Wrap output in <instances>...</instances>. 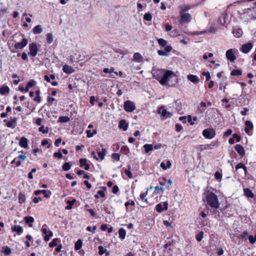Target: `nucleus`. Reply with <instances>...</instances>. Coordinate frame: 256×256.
<instances>
[{
	"instance_id": "5701e85b",
	"label": "nucleus",
	"mask_w": 256,
	"mask_h": 256,
	"mask_svg": "<svg viewBox=\"0 0 256 256\" xmlns=\"http://www.w3.org/2000/svg\"><path fill=\"white\" fill-rule=\"evenodd\" d=\"M62 70L64 72L68 74H72L74 72V70L71 66H69L66 64L63 66Z\"/></svg>"
},
{
	"instance_id": "aec40b11",
	"label": "nucleus",
	"mask_w": 256,
	"mask_h": 256,
	"mask_svg": "<svg viewBox=\"0 0 256 256\" xmlns=\"http://www.w3.org/2000/svg\"><path fill=\"white\" fill-rule=\"evenodd\" d=\"M246 128H244V130L248 134H249L250 131L253 128V124L250 121L246 120L245 122Z\"/></svg>"
},
{
	"instance_id": "4d7b16f0",
	"label": "nucleus",
	"mask_w": 256,
	"mask_h": 256,
	"mask_svg": "<svg viewBox=\"0 0 256 256\" xmlns=\"http://www.w3.org/2000/svg\"><path fill=\"white\" fill-rule=\"evenodd\" d=\"M216 28L214 24H212L209 28V32L212 33H215L216 32Z\"/></svg>"
},
{
	"instance_id": "6e6552de",
	"label": "nucleus",
	"mask_w": 256,
	"mask_h": 256,
	"mask_svg": "<svg viewBox=\"0 0 256 256\" xmlns=\"http://www.w3.org/2000/svg\"><path fill=\"white\" fill-rule=\"evenodd\" d=\"M165 72V70H154L152 73V75L154 77L159 81L160 82V80L162 79V78L164 77V74Z\"/></svg>"
},
{
	"instance_id": "5fc2aeb1",
	"label": "nucleus",
	"mask_w": 256,
	"mask_h": 256,
	"mask_svg": "<svg viewBox=\"0 0 256 256\" xmlns=\"http://www.w3.org/2000/svg\"><path fill=\"white\" fill-rule=\"evenodd\" d=\"M163 180L166 182V188L169 189L170 188V186L172 185V181L170 180H166L165 178H163Z\"/></svg>"
},
{
	"instance_id": "864d4df0",
	"label": "nucleus",
	"mask_w": 256,
	"mask_h": 256,
	"mask_svg": "<svg viewBox=\"0 0 256 256\" xmlns=\"http://www.w3.org/2000/svg\"><path fill=\"white\" fill-rule=\"evenodd\" d=\"M129 168H130V166H128ZM125 174L129 178H132V174L130 172V168L128 170H124Z\"/></svg>"
},
{
	"instance_id": "f3484780",
	"label": "nucleus",
	"mask_w": 256,
	"mask_h": 256,
	"mask_svg": "<svg viewBox=\"0 0 256 256\" xmlns=\"http://www.w3.org/2000/svg\"><path fill=\"white\" fill-rule=\"evenodd\" d=\"M252 48V43H248L244 44H243L242 46V48H240V50L242 51V52L244 54H246Z\"/></svg>"
},
{
	"instance_id": "412c9836",
	"label": "nucleus",
	"mask_w": 256,
	"mask_h": 256,
	"mask_svg": "<svg viewBox=\"0 0 256 256\" xmlns=\"http://www.w3.org/2000/svg\"><path fill=\"white\" fill-rule=\"evenodd\" d=\"M171 162L168 160L164 161L160 164L161 168L164 170L170 168L171 167Z\"/></svg>"
},
{
	"instance_id": "338daca9",
	"label": "nucleus",
	"mask_w": 256,
	"mask_h": 256,
	"mask_svg": "<svg viewBox=\"0 0 256 256\" xmlns=\"http://www.w3.org/2000/svg\"><path fill=\"white\" fill-rule=\"evenodd\" d=\"M175 126H176V131L178 132H180L182 128V126L180 124H176Z\"/></svg>"
},
{
	"instance_id": "72a5a7b5",
	"label": "nucleus",
	"mask_w": 256,
	"mask_h": 256,
	"mask_svg": "<svg viewBox=\"0 0 256 256\" xmlns=\"http://www.w3.org/2000/svg\"><path fill=\"white\" fill-rule=\"evenodd\" d=\"M106 150L105 148H102V151H98V157L101 160H103L106 154Z\"/></svg>"
},
{
	"instance_id": "393cba45",
	"label": "nucleus",
	"mask_w": 256,
	"mask_h": 256,
	"mask_svg": "<svg viewBox=\"0 0 256 256\" xmlns=\"http://www.w3.org/2000/svg\"><path fill=\"white\" fill-rule=\"evenodd\" d=\"M244 195L247 198H252L254 196L252 191L248 188L244 189Z\"/></svg>"
},
{
	"instance_id": "37998d69",
	"label": "nucleus",
	"mask_w": 256,
	"mask_h": 256,
	"mask_svg": "<svg viewBox=\"0 0 256 256\" xmlns=\"http://www.w3.org/2000/svg\"><path fill=\"white\" fill-rule=\"evenodd\" d=\"M2 252L6 255H8L11 253V250L8 246H4L2 248Z\"/></svg>"
},
{
	"instance_id": "39448f33",
	"label": "nucleus",
	"mask_w": 256,
	"mask_h": 256,
	"mask_svg": "<svg viewBox=\"0 0 256 256\" xmlns=\"http://www.w3.org/2000/svg\"><path fill=\"white\" fill-rule=\"evenodd\" d=\"M46 226L44 224L42 226V230L44 234V239L45 241L48 242L50 238L52 236V231L47 230Z\"/></svg>"
},
{
	"instance_id": "ddd939ff",
	"label": "nucleus",
	"mask_w": 256,
	"mask_h": 256,
	"mask_svg": "<svg viewBox=\"0 0 256 256\" xmlns=\"http://www.w3.org/2000/svg\"><path fill=\"white\" fill-rule=\"evenodd\" d=\"M240 168H242V170L240 172L244 175V177H246L247 173L246 167L242 163L240 162L236 166V170H238Z\"/></svg>"
},
{
	"instance_id": "2eb2a0df",
	"label": "nucleus",
	"mask_w": 256,
	"mask_h": 256,
	"mask_svg": "<svg viewBox=\"0 0 256 256\" xmlns=\"http://www.w3.org/2000/svg\"><path fill=\"white\" fill-rule=\"evenodd\" d=\"M168 208V203L167 202H164L163 204H158L156 206V208L158 212H161L164 210H167Z\"/></svg>"
},
{
	"instance_id": "774afa93",
	"label": "nucleus",
	"mask_w": 256,
	"mask_h": 256,
	"mask_svg": "<svg viewBox=\"0 0 256 256\" xmlns=\"http://www.w3.org/2000/svg\"><path fill=\"white\" fill-rule=\"evenodd\" d=\"M232 130L231 129H228L224 133V136H228L232 134Z\"/></svg>"
},
{
	"instance_id": "69168bd1",
	"label": "nucleus",
	"mask_w": 256,
	"mask_h": 256,
	"mask_svg": "<svg viewBox=\"0 0 256 256\" xmlns=\"http://www.w3.org/2000/svg\"><path fill=\"white\" fill-rule=\"evenodd\" d=\"M42 146H46V145H48V148H50V144H49L48 143V140H44L42 142Z\"/></svg>"
},
{
	"instance_id": "13d9d810",
	"label": "nucleus",
	"mask_w": 256,
	"mask_h": 256,
	"mask_svg": "<svg viewBox=\"0 0 256 256\" xmlns=\"http://www.w3.org/2000/svg\"><path fill=\"white\" fill-rule=\"evenodd\" d=\"M98 250L99 254L100 255L104 254L106 251V250L102 246H98Z\"/></svg>"
},
{
	"instance_id": "680f3d73",
	"label": "nucleus",
	"mask_w": 256,
	"mask_h": 256,
	"mask_svg": "<svg viewBox=\"0 0 256 256\" xmlns=\"http://www.w3.org/2000/svg\"><path fill=\"white\" fill-rule=\"evenodd\" d=\"M54 156L58 158H62V155L60 151L55 152L54 154Z\"/></svg>"
},
{
	"instance_id": "1a4fd4ad",
	"label": "nucleus",
	"mask_w": 256,
	"mask_h": 256,
	"mask_svg": "<svg viewBox=\"0 0 256 256\" xmlns=\"http://www.w3.org/2000/svg\"><path fill=\"white\" fill-rule=\"evenodd\" d=\"M158 113L160 114L164 118H170L172 116L170 112L166 111L164 106H161L158 108Z\"/></svg>"
},
{
	"instance_id": "7ed1b4c3",
	"label": "nucleus",
	"mask_w": 256,
	"mask_h": 256,
	"mask_svg": "<svg viewBox=\"0 0 256 256\" xmlns=\"http://www.w3.org/2000/svg\"><path fill=\"white\" fill-rule=\"evenodd\" d=\"M28 40L26 38H23L22 42L16 43L14 48L11 49V52H16V50H22L28 44Z\"/></svg>"
},
{
	"instance_id": "c9c22d12",
	"label": "nucleus",
	"mask_w": 256,
	"mask_h": 256,
	"mask_svg": "<svg viewBox=\"0 0 256 256\" xmlns=\"http://www.w3.org/2000/svg\"><path fill=\"white\" fill-rule=\"evenodd\" d=\"M157 41H158V44L160 46H162L166 47V46H167L166 44L168 43V42L166 41V40H164V39L162 38H157Z\"/></svg>"
},
{
	"instance_id": "49530a36",
	"label": "nucleus",
	"mask_w": 256,
	"mask_h": 256,
	"mask_svg": "<svg viewBox=\"0 0 256 256\" xmlns=\"http://www.w3.org/2000/svg\"><path fill=\"white\" fill-rule=\"evenodd\" d=\"M71 166L68 162H65L62 166V170L64 171H68L70 168Z\"/></svg>"
},
{
	"instance_id": "cd10ccee",
	"label": "nucleus",
	"mask_w": 256,
	"mask_h": 256,
	"mask_svg": "<svg viewBox=\"0 0 256 256\" xmlns=\"http://www.w3.org/2000/svg\"><path fill=\"white\" fill-rule=\"evenodd\" d=\"M12 232H16L18 234H20L23 232L22 228L20 226H15L12 227Z\"/></svg>"
},
{
	"instance_id": "f8f14e48",
	"label": "nucleus",
	"mask_w": 256,
	"mask_h": 256,
	"mask_svg": "<svg viewBox=\"0 0 256 256\" xmlns=\"http://www.w3.org/2000/svg\"><path fill=\"white\" fill-rule=\"evenodd\" d=\"M180 14V22H189L192 20V16L188 13H182Z\"/></svg>"
},
{
	"instance_id": "58836bf2",
	"label": "nucleus",
	"mask_w": 256,
	"mask_h": 256,
	"mask_svg": "<svg viewBox=\"0 0 256 256\" xmlns=\"http://www.w3.org/2000/svg\"><path fill=\"white\" fill-rule=\"evenodd\" d=\"M82 241L81 240H78L75 244L74 248L76 250H79L82 246Z\"/></svg>"
},
{
	"instance_id": "6e6d98bb",
	"label": "nucleus",
	"mask_w": 256,
	"mask_h": 256,
	"mask_svg": "<svg viewBox=\"0 0 256 256\" xmlns=\"http://www.w3.org/2000/svg\"><path fill=\"white\" fill-rule=\"evenodd\" d=\"M214 177L217 180H220L222 178V175L218 172H216L214 174Z\"/></svg>"
},
{
	"instance_id": "7c9ffc66",
	"label": "nucleus",
	"mask_w": 256,
	"mask_h": 256,
	"mask_svg": "<svg viewBox=\"0 0 256 256\" xmlns=\"http://www.w3.org/2000/svg\"><path fill=\"white\" fill-rule=\"evenodd\" d=\"M42 32V26L40 25L36 26L33 29V33L34 34H40Z\"/></svg>"
},
{
	"instance_id": "4c0bfd02",
	"label": "nucleus",
	"mask_w": 256,
	"mask_h": 256,
	"mask_svg": "<svg viewBox=\"0 0 256 256\" xmlns=\"http://www.w3.org/2000/svg\"><path fill=\"white\" fill-rule=\"evenodd\" d=\"M54 38L52 34L48 33L46 34V41L48 44H50L53 42Z\"/></svg>"
},
{
	"instance_id": "b1692460",
	"label": "nucleus",
	"mask_w": 256,
	"mask_h": 256,
	"mask_svg": "<svg viewBox=\"0 0 256 256\" xmlns=\"http://www.w3.org/2000/svg\"><path fill=\"white\" fill-rule=\"evenodd\" d=\"M192 8V6L190 5H183L180 6H178L179 9L180 10V14L184 13L186 12Z\"/></svg>"
},
{
	"instance_id": "9b49d317",
	"label": "nucleus",
	"mask_w": 256,
	"mask_h": 256,
	"mask_svg": "<svg viewBox=\"0 0 256 256\" xmlns=\"http://www.w3.org/2000/svg\"><path fill=\"white\" fill-rule=\"evenodd\" d=\"M29 48L30 50L29 54L32 56H35L38 52V48L36 44L33 42L30 44Z\"/></svg>"
},
{
	"instance_id": "79ce46f5",
	"label": "nucleus",
	"mask_w": 256,
	"mask_h": 256,
	"mask_svg": "<svg viewBox=\"0 0 256 256\" xmlns=\"http://www.w3.org/2000/svg\"><path fill=\"white\" fill-rule=\"evenodd\" d=\"M70 120V118L68 116H60L58 119V122L64 123Z\"/></svg>"
},
{
	"instance_id": "2f4dec72",
	"label": "nucleus",
	"mask_w": 256,
	"mask_h": 256,
	"mask_svg": "<svg viewBox=\"0 0 256 256\" xmlns=\"http://www.w3.org/2000/svg\"><path fill=\"white\" fill-rule=\"evenodd\" d=\"M9 90L8 86H2L0 88V94L2 95L7 94L9 92Z\"/></svg>"
},
{
	"instance_id": "c85d7f7f",
	"label": "nucleus",
	"mask_w": 256,
	"mask_h": 256,
	"mask_svg": "<svg viewBox=\"0 0 256 256\" xmlns=\"http://www.w3.org/2000/svg\"><path fill=\"white\" fill-rule=\"evenodd\" d=\"M25 222L28 224L30 227H32V223L34 222V218L32 216H26L24 218Z\"/></svg>"
},
{
	"instance_id": "e433bc0d",
	"label": "nucleus",
	"mask_w": 256,
	"mask_h": 256,
	"mask_svg": "<svg viewBox=\"0 0 256 256\" xmlns=\"http://www.w3.org/2000/svg\"><path fill=\"white\" fill-rule=\"evenodd\" d=\"M48 128L45 127L44 126H40L38 128V130L42 134H47L48 132Z\"/></svg>"
},
{
	"instance_id": "473e14b6",
	"label": "nucleus",
	"mask_w": 256,
	"mask_h": 256,
	"mask_svg": "<svg viewBox=\"0 0 256 256\" xmlns=\"http://www.w3.org/2000/svg\"><path fill=\"white\" fill-rule=\"evenodd\" d=\"M144 148L146 153L148 154L153 150L154 146L152 144H146L144 146Z\"/></svg>"
},
{
	"instance_id": "3c124183",
	"label": "nucleus",
	"mask_w": 256,
	"mask_h": 256,
	"mask_svg": "<svg viewBox=\"0 0 256 256\" xmlns=\"http://www.w3.org/2000/svg\"><path fill=\"white\" fill-rule=\"evenodd\" d=\"M36 84V82L34 80H31L28 82L27 85H28V87L32 88V86H34Z\"/></svg>"
},
{
	"instance_id": "c03bdc74",
	"label": "nucleus",
	"mask_w": 256,
	"mask_h": 256,
	"mask_svg": "<svg viewBox=\"0 0 256 256\" xmlns=\"http://www.w3.org/2000/svg\"><path fill=\"white\" fill-rule=\"evenodd\" d=\"M75 202H76V200H74L72 201L68 200L67 202V203L68 204V205L66 206V209L68 210L72 209V206L73 204H74V203Z\"/></svg>"
},
{
	"instance_id": "a19ab883",
	"label": "nucleus",
	"mask_w": 256,
	"mask_h": 256,
	"mask_svg": "<svg viewBox=\"0 0 256 256\" xmlns=\"http://www.w3.org/2000/svg\"><path fill=\"white\" fill-rule=\"evenodd\" d=\"M58 238H54L49 243V246L52 248L58 245Z\"/></svg>"
},
{
	"instance_id": "e2e57ef3",
	"label": "nucleus",
	"mask_w": 256,
	"mask_h": 256,
	"mask_svg": "<svg viewBox=\"0 0 256 256\" xmlns=\"http://www.w3.org/2000/svg\"><path fill=\"white\" fill-rule=\"evenodd\" d=\"M248 240L252 244H254L256 241V240H255L254 237L252 235H250L248 236Z\"/></svg>"
},
{
	"instance_id": "a211bd4d",
	"label": "nucleus",
	"mask_w": 256,
	"mask_h": 256,
	"mask_svg": "<svg viewBox=\"0 0 256 256\" xmlns=\"http://www.w3.org/2000/svg\"><path fill=\"white\" fill-rule=\"evenodd\" d=\"M187 78L188 80L190 81L195 84H198L200 82L199 78L196 75L191 74H188L187 76Z\"/></svg>"
},
{
	"instance_id": "a878e982",
	"label": "nucleus",
	"mask_w": 256,
	"mask_h": 256,
	"mask_svg": "<svg viewBox=\"0 0 256 256\" xmlns=\"http://www.w3.org/2000/svg\"><path fill=\"white\" fill-rule=\"evenodd\" d=\"M233 34L236 37L239 38L240 37L242 33V30L240 28H234L233 30Z\"/></svg>"
},
{
	"instance_id": "de8ad7c7",
	"label": "nucleus",
	"mask_w": 256,
	"mask_h": 256,
	"mask_svg": "<svg viewBox=\"0 0 256 256\" xmlns=\"http://www.w3.org/2000/svg\"><path fill=\"white\" fill-rule=\"evenodd\" d=\"M204 232H199L196 236V239L198 242H200L203 238Z\"/></svg>"
},
{
	"instance_id": "0eeeda50",
	"label": "nucleus",
	"mask_w": 256,
	"mask_h": 256,
	"mask_svg": "<svg viewBox=\"0 0 256 256\" xmlns=\"http://www.w3.org/2000/svg\"><path fill=\"white\" fill-rule=\"evenodd\" d=\"M202 135L206 138L212 139L215 135V131L213 129H206L202 132Z\"/></svg>"
},
{
	"instance_id": "052dcab7",
	"label": "nucleus",
	"mask_w": 256,
	"mask_h": 256,
	"mask_svg": "<svg viewBox=\"0 0 256 256\" xmlns=\"http://www.w3.org/2000/svg\"><path fill=\"white\" fill-rule=\"evenodd\" d=\"M209 146H208V148H210V149H212L214 147L218 145L217 142H212L210 144H208Z\"/></svg>"
},
{
	"instance_id": "ea45409f",
	"label": "nucleus",
	"mask_w": 256,
	"mask_h": 256,
	"mask_svg": "<svg viewBox=\"0 0 256 256\" xmlns=\"http://www.w3.org/2000/svg\"><path fill=\"white\" fill-rule=\"evenodd\" d=\"M86 132L87 134V136L88 138H91L94 134H96L97 131L96 129H94L93 130L92 132L90 130H86Z\"/></svg>"
},
{
	"instance_id": "4be33fe9",
	"label": "nucleus",
	"mask_w": 256,
	"mask_h": 256,
	"mask_svg": "<svg viewBox=\"0 0 256 256\" xmlns=\"http://www.w3.org/2000/svg\"><path fill=\"white\" fill-rule=\"evenodd\" d=\"M118 127L120 129H122L124 131L127 130L128 128V124L124 120H120Z\"/></svg>"
},
{
	"instance_id": "f704fd0d",
	"label": "nucleus",
	"mask_w": 256,
	"mask_h": 256,
	"mask_svg": "<svg viewBox=\"0 0 256 256\" xmlns=\"http://www.w3.org/2000/svg\"><path fill=\"white\" fill-rule=\"evenodd\" d=\"M119 236L122 239L124 240L125 238L126 232L124 228H120L118 230Z\"/></svg>"
},
{
	"instance_id": "f257e3e1",
	"label": "nucleus",
	"mask_w": 256,
	"mask_h": 256,
	"mask_svg": "<svg viewBox=\"0 0 256 256\" xmlns=\"http://www.w3.org/2000/svg\"><path fill=\"white\" fill-rule=\"evenodd\" d=\"M216 190L213 189L212 191L209 190H206L204 193V198L207 204L212 208L217 209L220 206V203L218 199V196L213 192Z\"/></svg>"
},
{
	"instance_id": "423d86ee",
	"label": "nucleus",
	"mask_w": 256,
	"mask_h": 256,
	"mask_svg": "<svg viewBox=\"0 0 256 256\" xmlns=\"http://www.w3.org/2000/svg\"><path fill=\"white\" fill-rule=\"evenodd\" d=\"M236 50L234 49H230L228 50L226 54V56L228 60H230L231 62H234L236 58L235 56V54Z\"/></svg>"
},
{
	"instance_id": "c756f323",
	"label": "nucleus",
	"mask_w": 256,
	"mask_h": 256,
	"mask_svg": "<svg viewBox=\"0 0 256 256\" xmlns=\"http://www.w3.org/2000/svg\"><path fill=\"white\" fill-rule=\"evenodd\" d=\"M134 60L138 62H140L142 61V57L141 54L138 52H136L134 54L133 56Z\"/></svg>"
},
{
	"instance_id": "9d476101",
	"label": "nucleus",
	"mask_w": 256,
	"mask_h": 256,
	"mask_svg": "<svg viewBox=\"0 0 256 256\" xmlns=\"http://www.w3.org/2000/svg\"><path fill=\"white\" fill-rule=\"evenodd\" d=\"M228 14L226 11H224V12L222 13V16L218 19L219 24L223 26H226L225 24H226L228 21Z\"/></svg>"
},
{
	"instance_id": "6ab92c4d",
	"label": "nucleus",
	"mask_w": 256,
	"mask_h": 256,
	"mask_svg": "<svg viewBox=\"0 0 256 256\" xmlns=\"http://www.w3.org/2000/svg\"><path fill=\"white\" fill-rule=\"evenodd\" d=\"M234 149L240 156H244L245 150L243 146L241 145L236 144L234 146Z\"/></svg>"
},
{
	"instance_id": "603ef678",
	"label": "nucleus",
	"mask_w": 256,
	"mask_h": 256,
	"mask_svg": "<svg viewBox=\"0 0 256 256\" xmlns=\"http://www.w3.org/2000/svg\"><path fill=\"white\" fill-rule=\"evenodd\" d=\"M18 199H19V202L20 204H22L25 202L26 198H25V196L23 194H20L19 195Z\"/></svg>"
},
{
	"instance_id": "bf43d9fd",
	"label": "nucleus",
	"mask_w": 256,
	"mask_h": 256,
	"mask_svg": "<svg viewBox=\"0 0 256 256\" xmlns=\"http://www.w3.org/2000/svg\"><path fill=\"white\" fill-rule=\"evenodd\" d=\"M80 166H83L86 165L87 163L86 160V158H81L80 160Z\"/></svg>"
},
{
	"instance_id": "f03ea898",
	"label": "nucleus",
	"mask_w": 256,
	"mask_h": 256,
	"mask_svg": "<svg viewBox=\"0 0 256 256\" xmlns=\"http://www.w3.org/2000/svg\"><path fill=\"white\" fill-rule=\"evenodd\" d=\"M174 76V72L171 70H166L164 72V77L162 78V80L160 82V84L162 85H168V82Z\"/></svg>"
},
{
	"instance_id": "4468645a",
	"label": "nucleus",
	"mask_w": 256,
	"mask_h": 256,
	"mask_svg": "<svg viewBox=\"0 0 256 256\" xmlns=\"http://www.w3.org/2000/svg\"><path fill=\"white\" fill-rule=\"evenodd\" d=\"M172 50V47L170 46H167L164 48V50H158V54L160 56H167L168 53L170 52Z\"/></svg>"
},
{
	"instance_id": "8fccbe9b",
	"label": "nucleus",
	"mask_w": 256,
	"mask_h": 256,
	"mask_svg": "<svg viewBox=\"0 0 256 256\" xmlns=\"http://www.w3.org/2000/svg\"><path fill=\"white\" fill-rule=\"evenodd\" d=\"M112 158L116 161H119L120 159V156L118 154L114 153L112 155Z\"/></svg>"
},
{
	"instance_id": "09e8293b",
	"label": "nucleus",
	"mask_w": 256,
	"mask_h": 256,
	"mask_svg": "<svg viewBox=\"0 0 256 256\" xmlns=\"http://www.w3.org/2000/svg\"><path fill=\"white\" fill-rule=\"evenodd\" d=\"M145 20L148 21H151L152 19V16L150 13H146L144 16Z\"/></svg>"
},
{
	"instance_id": "dca6fc26",
	"label": "nucleus",
	"mask_w": 256,
	"mask_h": 256,
	"mask_svg": "<svg viewBox=\"0 0 256 256\" xmlns=\"http://www.w3.org/2000/svg\"><path fill=\"white\" fill-rule=\"evenodd\" d=\"M34 193L36 196H38L40 193H43L44 196L46 198H50L52 194V192L48 190H36L34 191Z\"/></svg>"
},
{
	"instance_id": "20e7f679",
	"label": "nucleus",
	"mask_w": 256,
	"mask_h": 256,
	"mask_svg": "<svg viewBox=\"0 0 256 256\" xmlns=\"http://www.w3.org/2000/svg\"><path fill=\"white\" fill-rule=\"evenodd\" d=\"M124 108L127 112H132L135 108L134 103L130 100L126 101L124 104Z\"/></svg>"
},
{
	"instance_id": "bb28decb",
	"label": "nucleus",
	"mask_w": 256,
	"mask_h": 256,
	"mask_svg": "<svg viewBox=\"0 0 256 256\" xmlns=\"http://www.w3.org/2000/svg\"><path fill=\"white\" fill-rule=\"evenodd\" d=\"M28 140L24 137H22L20 138V145L24 148H26L28 146Z\"/></svg>"
},
{
	"instance_id": "a18cd8bd",
	"label": "nucleus",
	"mask_w": 256,
	"mask_h": 256,
	"mask_svg": "<svg viewBox=\"0 0 256 256\" xmlns=\"http://www.w3.org/2000/svg\"><path fill=\"white\" fill-rule=\"evenodd\" d=\"M232 76H240L242 74V71L240 70H234L230 73Z\"/></svg>"
},
{
	"instance_id": "0e129e2a",
	"label": "nucleus",
	"mask_w": 256,
	"mask_h": 256,
	"mask_svg": "<svg viewBox=\"0 0 256 256\" xmlns=\"http://www.w3.org/2000/svg\"><path fill=\"white\" fill-rule=\"evenodd\" d=\"M96 226H92V228L90 226H88L86 228V230L88 232H93V231H94L95 230H96Z\"/></svg>"
}]
</instances>
